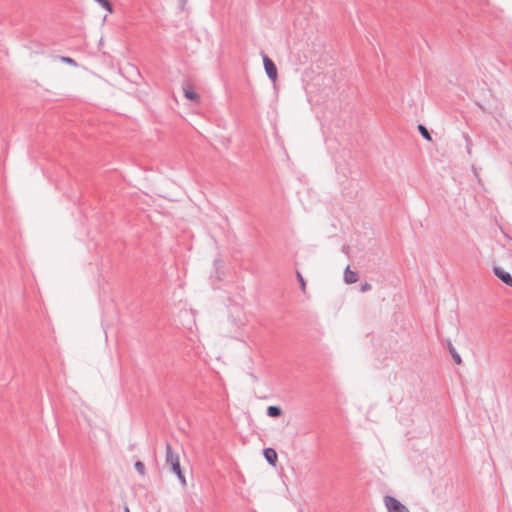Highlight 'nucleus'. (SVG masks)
I'll list each match as a JSON object with an SVG mask.
<instances>
[{"mask_svg": "<svg viewBox=\"0 0 512 512\" xmlns=\"http://www.w3.org/2000/svg\"><path fill=\"white\" fill-rule=\"evenodd\" d=\"M325 79L328 85L334 86L345 80V71L339 63H335L330 59L325 61Z\"/></svg>", "mask_w": 512, "mask_h": 512, "instance_id": "1", "label": "nucleus"}, {"mask_svg": "<svg viewBox=\"0 0 512 512\" xmlns=\"http://www.w3.org/2000/svg\"><path fill=\"white\" fill-rule=\"evenodd\" d=\"M165 448H166V457H165L166 466L170 467L171 471L177 476V478L182 483H186L185 475L182 472V469L180 466L179 454L172 450L171 444L168 442L166 443Z\"/></svg>", "mask_w": 512, "mask_h": 512, "instance_id": "2", "label": "nucleus"}, {"mask_svg": "<svg viewBox=\"0 0 512 512\" xmlns=\"http://www.w3.org/2000/svg\"><path fill=\"white\" fill-rule=\"evenodd\" d=\"M384 504L388 512H410L404 504L392 496H385Z\"/></svg>", "mask_w": 512, "mask_h": 512, "instance_id": "3", "label": "nucleus"}, {"mask_svg": "<svg viewBox=\"0 0 512 512\" xmlns=\"http://www.w3.org/2000/svg\"><path fill=\"white\" fill-rule=\"evenodd\" d=\"M263 64L265 72L268 76V78L272 81H275L277 79L278 73H277V67L275 63L267 56L263 55Z\"/></svg>", "mask_w": 512, "mask_h": 512, "instance_id": "4", "label": "nucleus"}, {"mask_svg": "<svg viewBox=\"0 0 512 512\" xmlns=\"http://www.w3.org/2000/svg\"><path fill=\"white\" fill-rule=\"evenodd\" d=\"M494 273L502 282L512 287V276L510 273L499 267L494 268Z\"/></svg>", "mask_w": 512, "mask_h": 512, "instance_id": "5", "label": "nucleus"}, {"mask_svg": "<svg viewBox=\"0 0 512 512\" xmlns=\"http://www.w3.org/2000/svg\"><path fill=\"white\" fill-rule=\"evenodd\" d=\"M183 91L187 99L193 102L200 101V95L194 91L193 87L190 84L186 83L185 85H183Z\"/></svg>", "mask_w": 512, "mask_h": 512, "instance_id": "6", "label": "nucleus"}, {"mask_svg": "<svg viewBox=\"0 0 512 512\" xmlns=\"http://www.w3.org/2000/svg\"><path fill=\"white\" fill-rule=\"evenodd\" d=\"M264 457L266 461L271 464L275 465L277 461V453L273 448H265L263 451Z\"/></svg>", "mask_w": 512, "mask_h": 512, "instance_id": "7", "label": "nucleus"}, {"mask_svg": "<svg viewBox=\"0 0 512 512\" xmlns=\"http://www.w3.org/2000/svg\"><path fill=\"white\" fill-rule=\"evenodd\" d=\"M344 280L348 284L355 283L358 280V275L355 271L351 270L350 267L348 266L344 272Z\"/></svg>", "mask_w": 512, "mask_h": 512, "instance_id": "8", "label": "nucleus"}, {"mask_svg": "<svg viewBox=\"0 0 512 512\" xmlns=\"http://www.w3.org/2000/svg\"><path fill=\"white\" fill-rule=\"evenodd\" d=\"M282 409L281 407L279 406H269L267 408V415L269 417H273V418H276V417H279L282 415Z\"/></svg>", "mask_w": 512, "mask_h": 512, "instance_id": "9", "label": "nucleus"}, {"mask_svg": "<svg viewBox=\"0 0 512 512\" xmlns=\"http://www.w3.org/2000/svg\"><path fill=\"white\" fill-rule=\"evenodd\" d=\"M96 2H98L102 8L108 10L110 13L112 12V4L109 0H96Z\"/></svg>", "mask_w": 512, "mask_h": 512, "instance_id": "10", "label": "nucleus"}, {"mask_svg": "<svg viewBox=\"0 0 512 512\" xmlns=\"http://www.w3.org/2000/svg\"><path fill=\"white\" fill-rule=\"evenodd\" d=\"M134 467L139 472V474L143 475L145 473V465L143 464V462L136 461Z\"/></svg>", "mask_w": 512, "mask_h": 512, "instance_id": "11", "label": "nucleus"}, {"mask_svg": "<svg viewBox=\"0 0 512 512\" xmlns=\"http://www.w3.org/2000/svg\"><path fill=\"white\" fill-rule=\"evenodd\" d=\"M418 128H419V131H420V133L422 134V136H423L425 139H427V140H429V141H430V140H431V136H430V134H429L428 130H427L423 125H419V127H418Z\"/></svg>", "mask_w": 512, "mask_h": 512, "instance_id": "12", "label": "nucleus"}, {"mask_svg": "<svg viewBox=\"0 0 512 512\" xmlns=\"http://www.w3.org/2000/svg\"><path fill=\"white\" fill-rule=\"evenodd\" d=\"M297 278H298V282L300 284L301 290L305 293L306 283H305L304 278L300 272H297Z\"/></svg>", "mask_w": 512, "mask_h": 512, "instance_id": "13", "label": "nucleus"}, {"mask_svg": "<svg viewBox=\"0 0 512 512\" xmlns=\"http://www.w3.org/2000/svg\"><path fill=\"white\" fill-rule=\"evenodd\" d=\"M61 61L69 64V65H72V66H76L77 63L74 59L70 58V57H67V56H61Z\"/></svg>", "mask_w": 512, "mask_h": 512, "instance_id": "14", "label": "nucleus"}, {"mask_svg": "<svg viewBox=\"0 0 512 512\" xmlns=\"http://www.w3.org/2000/svg\"><path fill=\"white\" fill-rule=\"evenodd\" d=\"M305 90H306L307 96L309 98V101H311L312 100V93H313L312 89L310 88L309 85H307Z\"/></svg>", "mask_w": 512, "mask_h": 512, "instance_id": "15", "label": "nucleus"}, {"mask_svg": "<svg viewBox=\"0 0 512 512\" xmlns=\"http://www.w3.org/2000/svg\"><path fill=\"white\" fill-rule=\"evenodd\" d=\"M370 289H371V285H370L369 283H364V284H362V286H361V291H362V292L368 291V290H370Z\"/></svg>", "mask_w": 512, "mask_h": 512, "instance_id": "16", "label": "nucleus"}, {"mask_svg": "<svg viewBox=\"0 0 512 512\" xmlns=\"http://www.w3.org/2000/svg\"><path fill=\"white\" fill-rule=\"evenodd\" d=\"M454 359H455V361H456V363H457V364H460V363H461V358H460V356H459L458 354H455V355H454Z\"/></svg>", "mask_w": 512, "mask_h": 512, "instance_id": "17", "label": "nucleus"}, {"mask_svg": "<svg viewBox=\"0 0 512 512\" xmlns=\"http://www.w3.org/2000/svg\"><path fill=\"white\" fill-rule=\"evenodd\" d=\"M124 512H130V509L127 506H125L124 507Z\"/></svg>", "mask_w": 512, "mask_h": 512, "instance_id": "18", "label": "nucleus"}]
</instances>
